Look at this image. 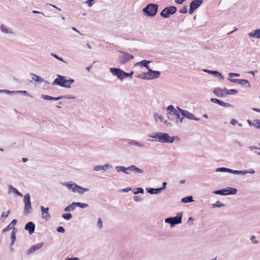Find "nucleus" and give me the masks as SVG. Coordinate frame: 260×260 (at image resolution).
Segmentation results:
<instances>
[{"label": "nucleus", "mask_w": 260, "mask_h": 260, "mask_svg": "<svg viewBox=\"0 0 260 260\" xmlns=\"http://www.w3.org/2000/svg\"><path fill=\"white\" fill-rule=\"evenodd\" d=\"M74 82L73 79L67 80L64 77L58 75V78L55 79L53 84L59 85L61 87L69 88L71 84Z\"/></svg>", "instance_id": "f257e3e1"}, {"label": "nucleus", "mask_w": 260, "mask_h": 260, "mask_svg": "<svg viewBox=\"0 0 260 260\" xmlns=\"http://www.w3.org/2000/svg\"><path fill=\"white\" fill-rule=\"evenodd\" d=\"M152 138H158V141L162 143H172L174 141L173 137H170L167 133H157L150 136Z\"/></svg>", "instance_id": "f03ea898"}, {"label": "nucleus", "mask_w": 260, "mask_h": 260, "mask_svg": "<svg viewBox=\"0 0 260 260\" xmlns=\"http://www.w3.org/2000/svg\"><path fill=\"white\" fill-rule=\"evenodd\" d=\"M158 5L156 4H149L143 9V11L147 13V15L154 16L157 12Z\"/></svg>", "instance_id": "7ed1b4c3"}, {"label": "nucleus", "mask_w": 260, "mask_h": 260, "mask_svg": "<svg viewBox=\"0 0 260 260\" xmlns=\"http://www.w3.org/2000/svg\"><path fill=\"white\" fill-rule=\"evenodd\" d=\"M132 58H133L132 55L124 52L120 51L118 57V61L120 63L123 64Z\"/></svg>", "instance_id": "20e7f679"}, {"label": "nucleus", "mask_w": 260, "mask_h": 260, "mask_svg": "<svg viewBox=\"0 0 260 260\" xmlns=\"http://www.w3.org/2000/svg\"><path fill=\"white\" fill-rule=\"evenodd\" d=\"M177 9L174 6H170L165 8L160 13V15L164 18H168L170 15H173L176 12Z\"/></svg>", "instance_id": "39448f33"}, {"label": "nucleus", "mask_w": 260, "mask_h": 260, "mask_svg": "<svg viewBox=\"0 0 260 260\" xmlns=\"http://www.w3.org/2000/svg\"><path fill=\"white\" fill-rule=\"evenodd\" d=\"M181 218L182 213H178L176 217L166 219L165 222L169 223L171 226H174L176 224L180 223L181 222Z\"/></svg>", "instance_id": "423d86ee"}, {"label": "nucleus", "mask_w": 260, "mask_h": 260, "mask_svg": "<svg viewBox=\"0 0 260 260\" xmlns=\"http://www.w3.org/2000/svg\"><path fill=\"white\" fill-rule=\"evenodd\" d=\"M24 202L25 203L24 213L26 214H27L29 213L30 210L31 209V203L30 201V196L29 194H26L24 196Z\"/></svg>", "instance_id": "0eeeda50"}, {"label": "nucleus", "mask_w": 260, "mask_h": 260, "mask_svg": "<svg viewBox=\"0 0 260 260\" xmlns=\"http://www.w3.org/2000/svg\"><path fill=\"white\" fill-rule=\"evenodd\" d=\"M203 3V0H194L192 1L190 4L189 13L192 14L194 11L199 7Z\"/></svg>", "instance_id": "6e6552de"}, {"label": "nucleus", "mask_w": 260, "mask_h": 260, "mask_svg": "<svg viewBox=\"0 0 260 260\" xmlns=\"http://www.w3.org/2000/svg\"><path fill=\"white\" fill-rule=\"evenodd\" d=\"M110 70L113 75L116 76L119 79L122 80L124 78V71L122 70L117 68H110Z\"/></svg>", "instance_id": "1a4fd4ad"}, {"label": "nucleus", "mask_w": 260, "mask_h": 260, "mask_svg": "<svg viewBox=\"0 0 260 260\" xmlns=\"http://www.w3.org/2000/svg\"><path fill=\"white\" fill-rule=\"evenodd\" d=\"M41 210L42 218L45 220H48L51 217V215L49 213V208H45L43 206H41Z\"/></svg>", "instance_id": "9d476101"}, {"label": "nucleus", "mask_w": 260, "mask_h": 260, "mask_svg": "<svg viewBox=\"0 0 260 260\" xmlns=\"http://www.w3.org/2000/svg\"><path fill=\"white\" fill-rule=\"evenodd\" d=\"M178 109L180 112L181 114L184 117H186L189 119H193V120H198L196 118L195 116L191 113L185 110L181 109L180 108L178 107Z\"/></svg>", "instance_id": "9b49d317"}, {"label": "nucleus", "mask_w": 260, "mask_h": 260, "mask_svg": "<svg viewBox=\"0 0 260 260\" xmlns=\"http://www.w3.org/2000/svg\"><path fill=\"white\" fill-rule=\"evenodd\" d=\"M230 81L233 82H238L246 87H250V84L249 81L245 79H230Z\"/></svg>", "instance_id": "f8f14e48"}, {"label": "nucleus", "mask_w": 260, "mask_h": 260, "mask_svg": "<svg viewBox=\"0 0 260 260\" xmlns=\"http://www.w3.org/2000/svg\"><path fill=\"white\" fill-rule=\"evenodd\" d=\"M226 88L224 89H220V88H215L213 92L218 97H223L226 95Z\"/></svg>", "instance_id": "ddd939ff"}, {"label": "nucleus", "mask_w": 260, "mask_h": 260, "mask_svg": "<svg viewBox=\"0 0 260 260\" xmlns=\"http://www.w3.org/2000/svg\"><path fill=\"white\" fill-rule=\"evenodd\" d=\"M25 229L27 231H28L29 233L31 234L35 231V225L33 222H29L25 225Z\"/></svg>", "instance_id": "4468645a"}, {"label": "nucleus", "mask_w": 260, "mask_h": 260, "mask_svg": "<svg viewBox=\"0 0 260 260\" xmlns=\"http://www.w3.org/2000/svg\"><path fill=\"white\" fill-rule=\"evenodd\" d=\"M160 75V73L158 71H152L149 70V72H147L146 75L147 77L150 79H153L158 77Z\"/></svg>", "instance_id": "2eb2a0df"}, {"label": "nucleus", "mask_w": 260, "mask_h": 260, "mask_svg": "<svg viewBox=\"0 0 260 260\" xmlns=\"http://www.w3.org/2000/svg\"><path fill=\"white\" fill-rule=\"evenodd\" d=\"M74 189V192H78V193L81 194L88 190V189L82 187L79 185L75 186Z\"/></svg>", "instance_id": "dca6fc26"}, {"label": "nucleus", "mask_w": 260, "mask_h": 260, "mask_svg": "<svg viewBox=\"0 0 260 260\" xmlns=\"http://www.w3.org/2000/svg\"><path fill=\"white\" fill-rule=\"evenodd\" d=\"M16 223L17 220L16 219H13L8 225H7L5 228L3 229V232L4 233L7 232L12 229V228L14 226Z\"/></svg>", "instance_id": "f3484780"}, {"label": "nucleus", "mask_w": 260, "mask_h": 260, "mask_svg": "<svg viewBox=\"0 0 260 260\" xmlns=\"http://www.w3.org/2000/svg\"><path fill=\"white\" fill-rule=\"evenodd\" d=\"M41 244H37L35 245L31 246L28 251V253H31L35 252L36 250L40 249L42 247Z\"/></svg>", "instance_id": "a211bd4d"}, {"label": "nucleus", "mask_w": 260, "mask_h": 260, "mask_svg": "<svg viewBox=\"0 0 260 260\" xmlns=\"http://www.w3.org/2000/svg\"><path fill=\"white\" fill-rule=\"evenodd\" d=\"M223 192L228 193L229 194H235L237 193V189L232 187H229L227 189H223Z\"/></svg>", "instance_id": "6ab92c4d"}, {"label": "nucleus", "mask_w": 260, "mask_h": 260, "mask_svg": "<svg viewBox=\"0 0 260 260\" xmlns=\"http://www.w3.org/2000/svg\"><path fill=\"white\" fill-rule=\"evenodd\" d=\"M148 192L151 193V194H157L159 193L161 190H162L161 188H148L146 189Z\"/></svg>", "instance_id": "aec40b11"}, {"label": "nucleus", "mask_w": 260, "mask_h": 260, "mask_svg": "<svg viewBox=\"0 0 260 260\" xmlns=\"http://www.w3.org/2000/svg\"><path fill=\"white\" fill-rule=\"evenodd\" d=\"M249 36L250 37H255L256 38H260V29H257L255 30L254 32H250L249 34Z\"/></svg>", "instance_id": "412c9836"}, {"label": "nucleus", "mask_w": 260, "mask_h": 260, "mask_svg": "<svg viewBox=\"0 0 260 260\" xmlns=\"http://www.w3.org/2000/svg\"><path fill=\"white\" fill-rule=\"evenodd\" d=\"M42 98L46 100H55V101H57V100H59L61 99L62 98V96H59V97H57V98H53V97H52V96H49V95H42Z\"/></svg>", "instance_id": "4be33fe9"}, {"label": "nucleus", "mask_w": 260, "mask_h": 260, "mask_svg": "<svg viewBox=\"0 0 260 260\" xmlns=\"http://www.w3.org/2000/svg\"><path fill=\"white\" fill-rule=\"evenodd\" d=\"M173 114L175 116L177 122H182V118H180V114L177 110L174 111V112L173 113Z\"/></svg>", "instance_id": "5701e85b"}, {"label": "nucleus", "mask_w": 260, "mask_h": 260, "mask_svg": "<svg viewBox=\"0 0 260 260\" xmlns=\"http://www.w3.org/2000/svg\"><path fill=\"white\" fill-rule=\"evenodd\" d=\"M129 169H131V171H134L136 173H142L143 172L142 170H141L133 165L130 166Z\"/></svg>", "instance_id": "b1692460"}, {"label": "nucleus", "mask_w": 260, "mask_h": 260, "mask_svg": "<svg viewBox=\"0 0 260 260\" xmlns=\"http://www.w3.org/2000/svg\"><path fill=\"white\" fill-rule=\"evenodd\" d=\"M76 208L75 202L73 203L64 209L65 211H70L71 210H74Z\"/></svg>", "instance_id": "393cba45"}, {"label": "nucleus", "mask_w": 260, "mask_h": 260, "mask_svg": "<svg viewBox=\"0 0 260 260\" xmlns=\"http://www.w3.org/2000/svg\"><path fill=\"white\" fill-rule=\"evenodd\" d=\"M149 63V61H148L146 60H143L142 61H141V62H137L136 63L135 66H136L138 64H142L143 65L144 67H146L147 69H149V67L148 66V64Z\"/></svg>", "instance_id": "a878e982"}, {"label": "nucleus", "mask_w": 260, "mask_h": 260, "mask_svg": "<svg viewBox=\"0 0 260 260\" xmlns=\"http://www.w3.org/2000/svg\"><path fill=\"white\" fill-rule=\"evenodd\" d=\"M9 189L14 193L17 194L20 197H22V194L21 192H19L16 188L13 187L12 185L9 186Z\"/></svg>", "instance_id": "bb28decb"}, {"label": "nucleus", "mask_w": 260, "mask_h": 260, "mask_svg": "<svg viewBox=\"0 0 260 260\" xmlns=\"http://www.w3.org/2000/svg\"><path fill=\"white\" fill-rule=\"evenodd\" d=\"M181 201L183 203H188L193 201L192 196H188L183 198L181 199Z\"/></svg>", "instance_id": "cd10ccee"}, {"label": "nucleus", "mask_w": 260, "mask_h": 260, "mask_svg": "<svg viewBox=\"0 0 260 260\" xmlns=\"http://www.w3.org/2000/svg\"><path fill=\"white\" fill-rule=\"evenodd\" d=\"M252 126L256 128H260V120L256 119L252 122Z\"/></svg>", "instance_id": "c85d7f7f"}, {"label": "nucleus", "mask_w": 260, "mask_h": 260, "mask_svg": "<svg viewBox=\"0 0 260 260\" xmlns=\"http://www.w3.org/2000/svg\"><path fill=\"white\" fill-rule=\"evenodd\" d=\"M108 165H106L103 166H97L94 167V170L96 171L101 170H106L108 168Z\"/></svg>", "instance_id": "c756f323"}, {"label": "nucleus", "mask_w": 260, "mask_h": 260, "mask_svg": "<svg viewBox=\"0 0 260 260\" xmlns=\"http://www.w3.org/2000/svg\"><path fill=\"white\" fill-rule=\"evenodd\" d=\"M238 93V91L236 89H232L230 90H228L226 89V95L228 94H236Z\"/></svg>", "instance_id": "7c9ffc66"}, {"label": "nucleus", "mask_w": 260, "mask_h": 260, "mask_svg": "<svg viewBox=\"0 0 260 260\" xmlns=\"http://www.w3.org/2000/svg\"><path fill=\"white\" fill-rule=\"evenodd\" d=\"M66 185L69 189H71L74 192V188L75 186H77L75 183H66Z\"/></svg>", "instance_id": "2f4dec72"}, {"label": "nucleus", "mask_w": 260, "mask_h": 260, "mask_svg": "<svg viewBox=\"0 0 260 260\" xmlns=\"http://www.w3.org/2000/svg\"><path fill=\"white\" fill-rule=\"evenodd\" d=\"M76 207L77 206L81 207V208H85L88 206V205L86 204L81 203H76L75 202Z\"/></svg>", "instance_id": "473e14b6"}, {"label": "nucleus", "mask_w": 260, "mask_h": 260, "mask_svg": "<svg viewBox=\"0 0 260 260\" xmlns=\"http://www.w3.org/2000/svg\"><path fill=\"white\" fill-rule=\"evenodd\" d=\"M62 217L66 220H69L72 217V215L71 213H66L62 215Z\"/></svg>", "instance_id": "72a5a7b5"}, {"label": "nucleus", "mask_w": 260, "mask_h": 260, "mask_svg": "<svg viewBox=\"0 0 260 260\" xmlns=\"http://www.w3.org/2000/svg\"><path fill=\"white\" fill-rule=\"evenodd\" d=\"M167 110L170 111V112L169 113L170 114H171V112L173 113L174 112V111H176L173 105L169 106L167 108Z\"/></svg>", "instance_id": "f704fd0d"}, {"label": "nucleus", "mask_w": 260, "mask_h": 260, "mask_svg": "<svg viewBox=\"0 0 260 260\" xmlns=\"http://www.w3.org/2000/svg\"><path fill=\"white\" fill-rule=\"evenodd\" d=\"M187 6H185L183 7H182L181 9H180L179 12L182 14H185L187 13Z\"/></svg>", "instance_id": "c9c22d12"}, {"label": "nucleus", "mask_w": 260, "mask_h": 260, "mask_svg": "<svg viewBox=\"0 0 260 260\" xmlns=\"http://www.w3.org/2000/svg\"><path fill=\"white\" fill-rule=\"evenodd\" d=\"M32 75H33L32 79L34 80H35L36 82H39L41 81V78L39 76H38L35 74H33Z\"/></svg>", "instance_id": "e433bc0d"}, {"label": "nucleus", "mask_w": 260, "mask_h": 260, "mask_svg": "<svg viewBox=\"0 0 260 260\" xmlns=\"http://www.w3.org/2000/svg\"><path fill=\"white\" fill-rule=\"evenodd\" d=\"M210 101L212 103H215V104H217L218 105L220 104V101H221L219 100L218 99H215V98H211Z\"/></svg>", "instance_id": "4c0bfd02"}, {"label": "nucleus", "mask_w": 260, "mask_h": 260, "mask_svg": "<svg viewBox=\"0 0 260 260\" xmlns=\"http://www.w3.org/2000/svg\"><path fill=\"white\" fill-rule=\"evenodd\" d=\"M223 189L217 190L215 192V193L221 195H228V193L223 192Z\"/></svg>", "instance_id": "58836bf2"}, {"label": "nucleus", "mask_w": 260, "mask_h": 260, "mask_svg": "<svg viewBox=\"0 0 260 260\" xmlns=\"http://www.w3.org/2000/svg\"><path fill=\"white\" fill-rule=\"evenodd\" d=\"M143 192L144 190L143 189V188L139 187L136 189V191L134 192V193L137 194L139 193H143Z\"/></svg>", "instance_id": "ea45409f"}, {"label": "nucleus", "mask_w": 260, "mask_h": 260, "mask_svg": "<svg viewBox=\"0 0 260 260\" xmlns=\"http://www.w3.org/2000/svg\"><path fill=\"white\" fill-rule=\"evenodd\" d=\"M219 105L225 107H229L231 106V105L230 104L224 103L221 101H220Z\"/></svg>", "instance_id": "a19ab883"}, {"label": "nucleus", "mask_w": 260, "mask_h": 260, "mask_svg": "<svg viewBox=\"0 0 260 260\" xmlns=\"http://www.w3.org/2000/svg\"><path fill=\"white\" fill-rule=\"evenodd\" d=\"M248 148L250 150H252L253 149H258V150H260V144H258L257 146H249L248 147Z\"/></svg>", "instance_id": "79ce46f5"}, {"label": "nucleus", "mask_w": 260, "mask_h": 260, "mask_svg": "<svg viewBox=\"0 0 260 260\" xmlns=\"http://www.w3.org/2000/svg\"><path fill=\"white\" fill-rule=\"evenodd\" d=\"M1 29L3 32L8 33L9 32L8 29L3 25H1Z\"/></svg>", "instance_id": "37998d69"}, {"label": "nucleus", "mask_w": 260, "mask_h": 260, "mask_svg": "<svg viewBox=\"0 0 260 260\" xmlns=\"http://www.w3.org/2000/svg\"><path fill=\"white\" fill-rule=\"evenodd\" d=\"M121 170L123 172H124L125 173H126V174H128L129 173V172L128 171H131V169H129V167H128V168H126L122 167H121Z\"/></svg>", "instance_id": "c03bdc74"}, {"label": "nucleus", "mask_w": 260, "mask_h": 260, "mask_svg": "<svg viewBox=\"0 0 260 260\" xmlns=\"http://www.w3.org/2000/svg\"><path fill=\"white\" fill-rule=\"evenodd\" d=\"M134 74V72L132 71L130 73H126L124 71V78L125 77H132V75H133Z\"/></svg>", "instance_id": "a18cd8bd"}, {"label": "nucleus", "mask_w": 260, "mask_h": 260, "mask_svg": "<svg viewBox=\"0 0 260 260\" xmlns=\"http://www.w3.org/2000/svg\"><path fill=\"white\" fill-rule=\"evenodd\" d=\"M14 230L15 229H13L11 236V238L13 242L14 241L15 239V233L14 232Z\"/></svg>", "instance_id": "49530a36"}, {"label": "nucleus", "mask_w": 260, "mask_h": 260, "mask_svg": "<svg viewBox=\"0 0 260 260\" xmlns=\"http://www.w3.org/2000/svg\"><path fill=\"white\" fill-rule=\"evenodd\" d=\"M98 226H99V228L100 229H101L102 228V226H103L102 221V219L101 218H99L98 219Z\"/></svg>", "instance_id": "de8ad7c7"}, {"label": "nucleus", "mask_w": 260, "mask_h": 260, "mask_svg": "<svg viewBox=\"0 0 260 260\" xmlns=\"http://www.w3.org/2000/svg\"><path fill=\"white\" fill-rule=\"evenodd\" d=\"M211 72L213 74H217L218 75V77H220L221 79H223V76H222V75L220 73H219V72H218L217 71H212Z\"/></svg>", "instance_id": "09e8293b"}, {"label": "nucleus", "mask_w": 260, "mask_h": 260, "mask_svg": "<svg viewBox=\"0 0 260 260\" xmlns=\"http://www.w3.org/2000/svg\"><path fill=\"white\" fill-rule=\"evenodd\" d=\"M239 74H237V73H230L229 74V76L230 77L232 78V77H233L234 76H236V77H238L239 76Z\"/></svg>", "instance_id": "8fccbe9b"}, {"label": "nucleus", "mask_w": 260, "mask_h": 260, "mask_svg": "<svg viewBox=\"0 0 260 260\" xmlns=\"http://www.w3.org/2000/svg\"><path fill=\"white\" fill-rule=\"evenodd\" d=\"M57 230L58 232L63 233L64 232V229L62 226L58 227Z\"/></svg>", "instance_id": "3c124183"}, {"label": "nucleus", "mask_w": 260, "mask_h": 260, "mask_svg": "<svg viewBox=\"0 0 260 260\" xmlns=\"http://www.w3.org/2000/svg\"><path fill=\"white\" fill-rule=\"evenodd\" d=\"M154 116H155V118L156 119H157V118H159L161 121H162V120H163V119H164L162 116H161V115H158V114H155Z\"/></svg>", "instance_id": "603ef678"}, {"label": "nucleus", "mask_w": 260, "mask_h": 260, "mask_svg": "<svg viewBox=\"0 0 260 260\" xmlns=\"http://www.w3.org/2000/svg\"><path fill=\"white\" fill-rule=\"evenodd\" d=\"M186 0H175L176 3L178 4H181Z\"/></svg>", "instance_id": "864d4df0"}, {"label": "nucleus", "mask_w": 260, "mask_h": 260, "mask_svg": "<svg viewBox=\"0 0 260 260\" xmlns=\"http://www.w3.org/2000/svg\"><path fill=\"white\" fill-rule=\"evenodd\" d=\"M214 205L216 207H221L222 206H223V205H222L220 202H217Z\"/></svg>", "instance_id": "5fc2aeb1"}, {"label": "nucleus", "mask_w": 260, "mask_h": 260, "mask_svg": "<svg viewBox=\"0 0 260 260\" xmlns=\"http://www.w3.org/2000/svg\"><path fill=\"white\" fill-rule=\"evenodd\" d=\"M218 171H221V172H226V170H227V168H218L217 169Z\"/></svg>", "instance_id": "6e6d98bb"}, {"label": "nucleus", "mask_w": 260, "mask_h": 260, "mask_svg": "<svg viewBox=\"0 0 260 260\" xmlns=\"http://www.w3.org/2000/svg\"><path fill=\"white\" fill-rule=\"evenodd\" d=\"M241 171H236V170H233L232 173L236 174H240Z\"/></svg>", "instance_id": "4d7b16f0"}, {"label": "nucleus", "mask_w": 260, "mask_h": 260, "mask_svg": "<svg viewBox=\"0 0 260 260\" xmlns=\"http://www.w3.org/2000/svg\"><path fill=\"white\" fill-rule=\"evenodd\" d=\"M237 122V121L236 120H235V119H233L231 121V123L232 124H233V125H235Z\"/></svg>", "instance_id": "13d9d810"}, {"label": "nucleus", "mask_w": 260, "mask_h": 260, "mask_svg": "<svg viewBox=\"0 0 260 260\" xmlns=\"http://www.w3.org/2000/svg\"><path fill=\"white\" fill-rule=\"evenodd\" d=\"M53 56L54 57H55V58H56L58 59H59V60H62V58H61L59 57H58V56H57V55H56V54L53 55Z\"/></svg>", "instance_id": "bf43d9fd"}, {"label": "nucleus", "mask_w": 260, "mask_h": 260, "mask_svg": "<svg viewBox=\"0 0 260 260\" xmlns=\"http://www.w3.org/2000/svg\"><path fill=\"white\" fill-rule=\"evenodd\" d=\"M247 122L250 126H252V122H251L250 120H247Z\"/></svg>", "instance_id": "052dcab7"}, {"label": "nucleus", "mask_w": 260, "mask_h": 260, "mask_svg": "<svg viewBox=\"0 0 260 260\" xmlns=\"http://www.w3.org/2000/svg\"><path fill=\"white\" fill-rule=\"evenodd\" d=\"M247 122L250 126H252V122H251L250 120H247Z\"/></svg>", "instance_id": "680f3d73"}, {"label": "nucleus", "mask_w": 260, "mask_h": 260, "mask_svg": "<svg viewBox=\"0 0 260 260\" xmlns=\"http://www.w3.org/2000/svg\"><path fill=\"white\" fill-rule=\"evenodd\" d=\"M167 185V183L166 182H164L162 183V187L161 188L162 189L165 188L166 187V185Z\"/></svg>", "instance_id": "e2e57ef3"}, {"label": "nucleus", "mask_w": 260, "mask_h": 260, "mask_svg": "<svg viewBox=\"0 0 260 260\" xmlns=\"http://www.w3.org/2000/svg\"><path fill=\"white\" fill-rule=\"evenodd\" d=\"M130 190H131V188H125V189H123V191L124 192H127Z\"/></svg>", "instance_id": "0e129e2a"}, {"label": "nucleus", "mask_w": 260, "mask_h": 260, "mask_svg": "<svg viewBox=\"0 0 260 260\" xmlns=\"http://www.w3.org/2000/svg\"><path fill=\"white\" fill-rule=\"evenodd\" d=\"M255 72H257L256 70H255V71H251V72H249V73L250 74H252L253 75V76H254Z\"/></svg>", "instance_id": "69168bd1"}, {"label": "nucleus", "mask_w": 260, "mask_h": 260, "mask_svg": "<svg viewBox=\"0 0 260 260\" xmlns=\"http://www.w3.org/2000/svg\"><path fill=\"white\" fill-rule=\"evenodd\" d=\"M233 171V170H231V169H228L227 168V170H226V172H230V173H232Z\"/></svg>", "instance_id": "338daca9"}, {"label": "nucleus", "mask_w": 260, "mask_h": 260, "mask_svg": "<svg viewBox=\"0 0 260 260\" xmlns=\"http://www.w3.org/2000/svg\"><path fill=\"white\" fill-rule=\"evenodd\" d=\"M22 160L23 162H26L28 160V159L27 158H23Z\"/></svg>", "instance_id": "774afa93"}]
</instances>
